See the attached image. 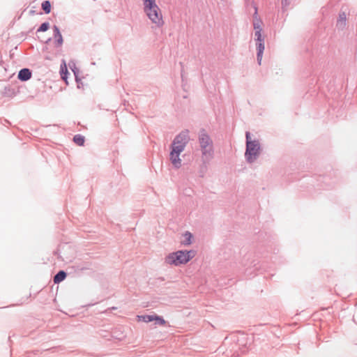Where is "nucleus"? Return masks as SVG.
Returning a JSON list of instances; mask_svg holds the SVG:
<instances>
[{
  "mask_svg": "<svg viewBox=\"0 0 357 357\" xmlns=\"http://www.w3.org/2000/svg\"><path fill=\"white\" fill-rule=\"evenodd\" d=\"M198 142L202 152L203 163H208L213 158V143L210 136L204 130H201L198 135Z\"/></svg>",
  "mask_w": 357,
  "mask_h": 357,
  "instance_id": "obj_1",
  "label": "nucleus"
},
{
  "mask_svg": "<svg viewBox=\"0 0 357 357\" xmlns=\"http://www.w3.org/2000/svg\"><path fill=\"white\" fill-rule=\"evenodd\" d=\"M195 255L194 250H178L169 254L165 259V262L176 266L187 264Z\"/></svg>",
  "mask_w": 357,
  "mask_h": 357,
  "instance_id": "obj_2",
  "label": "nucleus"
},
{
  "mask_svg": "<svg viewBox=\"0 0 357 357\" xmlns=\"http://www.w3.org/2000/svg\"><path fill=\"white\" fill-rule=\"evenodd\" d=\"M246 149L245 157L248 162L252 163L260 154V143L258 140H251L250 132H246Z\"/></svg>",
  "mask_w": 357,
  "mask_h": 357,
  "instance_id": "obj_3",
  "label": "nucleus"
},
{
  "mask_svg": "<svg viewBox=\"0 0 357 357\" xmlns=\"http://www.w3.org/2000/svg\"><path fill=\"white\" fill-rule=\"evenodd\" d=\"M189 141L188 132L187 130L182 131L178 135H176L171 146L170 149L177 151L182 153Z\"/></svg>",
  "mask_w": 357,
  "mask_h": 357,
  "instance_id": "obj_4",
  "label": "nucleus"
},
{
  "mask_svg": "<svg viewBox=\"0 0 357 357\" xmlns=\"http://www.w3.org/2000/svg\"><path fill=\"white\" fill-rule=\"evenodd\" d=\"M148 18L156 27H161L164 24L162 12L158 6L144 12Z\"/></svg>",
  "mask_w": 357,
  "mask_h": 357,
  "instance_id": "obj_5",
  "label": "nucleus"
},
{
  "mask_svg": "<svg viewBox=\"0 0 357 357\" xmlns=\"http://www.w3.org/2000/svg\"><path fill=\"white\" fill-rule=\"evenodd\" d=\"M181 153V152L170 149L169 160L172 167L176 169H178L182 166V160L180 158Z\"/></svg>",
  "mask_w": 357,
  "mask_h": 357,
  "instance_id": "obj_6",
  "label": "nucleus"
},
{
  "mask_svg": "<svg viewBox=\"0 0 357 357\" xmlns=\"http://www.w3.org/2000/svg\"><path fill=\"white\" fill-rule=\"evenodd\" d=\"M347 8L340 10L338 17L336 20V27L339 29H344L347 26Z\"/></svg>",
  "mask_w": 357,
  "mask_h": 357,
  "instance_id": "obj_7",
  "label": "nucleus"
},
{
  "mask_svg": "<svg viewBox=\"0 0 357 357\" xmlns=\"http://www.w3.org/2000/svg\"><path fill=\"white\" fill-rule=\"evenodd\" d=\"M53 31L54 38L55 39V45L56 47H60L62 45L63 40L59 29L56 26H54Z\"/></svg>",
  "mask_w": 357,
  "mask_h": 357,
  "instance_id": "obj_8",
  "label": "nucleus"
},
{
  "mask_svg": "<svg viewBox=\"0 0 357 357\" xmlns=\"http://www.w3.org/2000/svg\"><path fill=\"white\" fill-rule=\"evenodd\" d=\"M17 77L21 81H27L31 77V72L28 68H23L20 70Z\"/></svg>",
  "mask_w": 357,
  "mask_h": 357,
  "instance_id": "obj_9",
  "label": "nucleus"
},
{
  "mask_svg": "<svg viewBox=\"0 0 357 357\" xmlns=\"http://www.w3.org/2000/svg\"><path fill=\"white\" fill-rule=\"evenodd\" d=\"M257 48V60L259 65H261L263 53L264 50V43H257L255 44Z\"/></svg>",
  "mask_w": 357,
  "mask_h": 357,
  "instance_id": "obj_10",
  "label": "nucleus"
},
{
  "mask_svg": "<svg viewBox=\"0 0 357 357\" xmlns=\"http://www.w3.org/2000/svg\"><path fill=\"white\" fill-rule=\"evenodd\" d=\"M192 234L189 231H185L182 236L181 243L184 245H190L192 243Z\"/></svg>",
  "mask_w": 357,
  "mask_h": 357,
  "instance_id": "obj_11",
  "label": "nucleus"
},
{
  "mask_svg": "<svg viewBox=\"0 0 357 357\" xmlns=\"http://www.w3.org/2000/svg\"><path fill=\"white\" fill-rule=\"evenodd\" d=\"M143 1L144 12L158 6L155 0H142Z\"/></svg>",
  "mask_w": 357,
  "mask_h": 357,
  "instance_id": "obj_12",
  "label": "nucleus"
},
{
  "mask_svg": "<svg viewBox=\"0 0 357 357\" xmlns=\"http://www.w3.org/2000/svg\"><path fill=\"white\" fill-rule=\"evenodd\" d=\"M66 277V273L63 271H59L54 277V282L59 283L65 280Z\"/></svg>",
  "mask_w": 357,
  "mask_h": 357,
  "instance_id": "obj_13",
  "label": "nucleus"
},
{
  "mask_svg": "<svg viewBox=\"0 0 357 357\" xmlns=\"http://www.w3.org/2000/svg\"><path fill=\"white\" fill-rule=\"evenodd\" d=\"M153 316L154 314L137 315V319L139 321H142L146 323H149L153 321Z\"/></svg>",
  "mask_w": 357,
  "mask_h": 357,
  "instance_id": "obj_14",
  "label": "nucleus"
},
{
  "mask_svg": "<svg viewBox=\"0 0 357 357\" xmlns=\"http://www.w3.org/2000/svg\"><path fill=\"white\" fill-rule=\"evenodd\" d=\"M262 21L261 20H253L252 24H253V29L255 31H259V33H261L262 31Z\"/></svg>",
  "mask_w": 357,
  "mask_h": 357,
  "instance_id": "obj_15",
  "label": "nucleus"
},
{
  "mask_svg": "<svg viewBox=\"0 0 357 357\" xmlns=\"http://www.w3.org/2000/svg\"><path fill=\"white\" fill-rule=\"evenodd\" d=\"M153 321H155V325L165 326L166 324V321L162 317L157 314H154Z\"/></svg>",
  "mask_w": 357,
  "mask_h": 357,
  "instance_id": "obj_16",
  "label": "nucleus"
},
{
  "mask_svg": "<svg viewBox=\"0 0 357 357\" xmlns=\"http://www.w3.org/2000/svg\"><path fill=\"white\" fill-rule=\"evenodd\" d=\"M73 141L76 144L82 146L84 143V137L81 135H76L73 137Z\"/></svg>",
  "mask_w": 357,
  "mask_h": 357,
  "instance_id": "obj_17",
  "label": "nucleus"
},
{
  "mask_svg": "<svg viewBox=\"0 0 357 357\" xmlns=\"http://www.w3.org/2000/svg\"><path fill=\"white\" fill-rule=\"evenodd\" d=\"M42 8L45 13L48 14L51 11V4L49 1H45L42 3Z\"/></svg>",
  "mask_w": 357,
  "mask_h": 357,
  "instance_id": "obj_18",
  "label": "nucleus"
},
{
  "mask_svg": "<svg viewBox=\"0 0 357 357\" xmlns=\"http://www.w3.org/2000/svg\"><path fill=\"white\" fill-rule=\"evenodd\" d=\"M250 4L255 10V12L253 14V20H261V18L258 15V8H257V6L255 3V2L254 1H251Z\"/></svg>",
  "mask_w": 357,
  "mask_h": 357,
  "instance_id": "obj_19",
  "label": "nucleus"
},
{
  "mask_svg": "<svg viewBox=\"0 0 357 357\" xmlns=\"http://www.w3.org/2000/svg\"><path fill=\"white\" fill-rule=\"evenodd\" d=\"M255 44L257 43H264V38L262 36L261 33H259V31H255Z\"/></svg>",
  "mask_w": 357,
  "mask_h": 357,
  "instance_id": "obj_20",
  "label": "nucleus"
},
{
  "mask_svg": "<svg viewBox=\"0 0 357 357\" xmlns=\"http://www.w3.org/2000/svg\"><path fill=\"white\" fill-rule=\"evenodd\" d=\"M291 0H281L282 9L285 11L288 9L291 4Z\"/></svg>",
  "mask_w": 357,
  "mask_h": 357,
  "instance_id": "obj_21",
  "label": "nucleus"
},
{
  "mask_svg": "<svg viewBox=\"0 0 357 357\" xmlns=\"http://www.w3.org/2000/svg\"><path fill=\"white\" fill-rule=\"evenodd\" d=\"M50 28L49 22H43L38 29V31H46Z\"/></svg>",
  "mask_w": 357,
  "mask_h": 357,
  "instance_id": "obj_22",
  "label": "nucleus"
},
{
  "mask_svg": "<svg viewBox=\"0 0 357 357\" xmlns=\"http://www.w3.org/2000/svg\"><path fill=\"white\" fill-rule=\"evenodd\" d=\"M65 71H66V73H65V75H63L61 74V77H62V79H66V74L67 73V68H66V66H65Z\"/></svg>",
  "mask_w": 357,
  "mask_h": 357,
  "instance_id": "obj_23",
  "label": "nucleus"
},
{
  "mask_svg": "<svg viewBox=\"0 0 357 357\" xmlns=\"http://www.w3.org/2000/svg\"><path fill=\"white\" fill-rule=\"evenodd\" d=\"M63 72H65V70H63V68H61V74H63Z\"/></svg>",
  "mask_w": 357,
  "mask_h": 357,
  "instance_id": "obj_24",
  "label": "nucleus"
}]
</instances>
